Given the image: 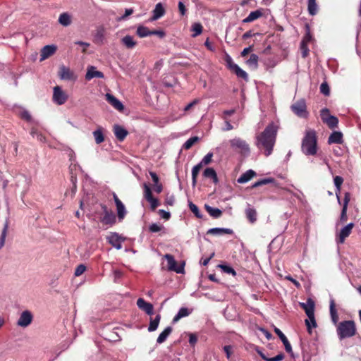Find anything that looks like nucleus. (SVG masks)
Masks as SVG:
<instances>
[{"label": "nucleus", "instance_id": "13d9d810", "mask_svg": "<svg viewBox=\"0 0 361 361\" xmlns=\"http://www.w3.org/2000/svg\"><path fill=\"white\" fill-rule=\"evenodd\" d=\"M272 180H273V179H271V178H265V179L260 180L255 183L252 185V188H256V187H258V186H260L262 185H265L267 183L272 182Z\"/></svg>", "mask_w": 361, "mask_h": 361}, {"label": "nucleus", "instance_id": "f03ea898", "mask_svg": "<svg viewBox=\"0 0 361 361\" xmlns=\"http://www.w3.org/2000/svg\"><path fill=\"white\" fill-rule=\"evenodd\" d=\"M301 150L307 156H314L317 154V137L314 130L309 129L305 131L302 140Z\"/></svg>", "mask_w": 361, "mask_h": 361}, {"label": "nucleus", "instance_id": "69168bd1", "mask_svg": "<svg viewBox=\"0 0 361 361\" xmlns=\"http://www.w3.org/2000/svg\"><path fill=\"white\" fill-rule=\"evenodd\" d=\"M159 214L161 215V216L163 219H166V220L169 219V218H170V216H171L170 212H166V211H165V210H164V209H160V210L159 211Z\"/></svg>", "mask_w": 361, "mask_h": 361}, {"label": "nucleus", "instance_id": "6e6d98bb", "mask_svg": "<svg viewBox=\"0 0 361 361\" xmlns=\"http://www.w3.org/2000/svg\"><path fill=\"white\" fill-rule=\"evenodd\" d=\"M86 269V267L84 264L78 265L75 270V276H79L82 274Z\"/></svg>", "mask_w": 361, "mask_h": 361}, {"label": "nucleus", "instance_id": "37998d69", "mask_svg": "<svg viewBox=\"0 0 361 361\" xmlns=\"http://www.w3.org/2000/svg\"><path fill=\"white\" fill-rule=\"evenodd\" d=\"M30 135L33 137H36L37 140L40 142H46V137L44 135H42L41 133H39L36 128H32L30 130Z\"/></svg>", "mask_w": 361, "mask_h": 361}, {"label": "nucleus", "instance_id": "2eb2a0df", "mask_svg": "<svg viewBox=\"0 0 361 361\" xmlns=\"http://www.w3.org/2000/svg\"><path fill=\"white\" fill-rule=\"evenodd\" d=\"M113 197L116 206L118 218L119 221H122L126 214V207L115 193L113 194Z\"/></svg>", "mask_w": 361, "mask_h": 361}, {"label": "nucleus", "instance_id": "9b49d317", "mask_svg": "<svg viewBox=\"0 0 361 361\" xmlns=\"http://www.w3.org/2000/svg\"><path fill=\"white\" fill-rule=\"evenodd\" d=\"M33 315L29 310L23 311L17 322V324L20 327H27L32 322Z\"/></svg>", "mask_w": 361, "mask_h": 361}, {"label": "nucleus", "instance_id": "6ab92c4d", "mask_svg": "<svg viewBox=\"0 0 361 361\" xmlns=\"http://www.w3.org/2000/svg\"><path fill=\"white\" fill-rule=\"evenodd\" d=\"M106 101L112 106H114L116 109H117L118 111L123 110L124 106H123V104L117 98H116L114 95H112L109 93H107V94H106Z\"/></svg>", "mask_w": 361, "mask_h": 361}, {"label": "nucleus", "instance_id": "5701e85b", "mask_svg": "<svg viewBox=\"0 0 361 361\" xmlns=\"http://www.w3.org/2000/svg\"><path fill=\"white\" fill-rule=\"evenodd\" d=\"M343 133L340 131H334L328 138V144H341L343 142Z\"/></svg>", "mask_w": 361, "mask_h": 361}, {"label": "nucleus", "instance_id": "72a5a7b5", "mask_svg": "<svg viewBox=\"0 0 361 361\" xmlns=\"http://www.w3.org/2000/svg\"><path fill=\"white\" fill-rule=\"evenodd\" d=\"M191 313V311H190L186 307H181L178 313L175 315V317L173 319V322H177L178 320H180L181 318L188 316Z\"/></svg>", "mask_w": 361, "mask_h": 361}, {"label": "nucleus", "instance_id": "c756f323", "mask_svg": "<svg viewBox=\"0 0 361 361\" xmlns=\"http://www.w3.org/2000/svg\"><path fill=\"white\" fill-rule=\"evenodd\" d=\"M263 16V13L261 9H258L254 11H252L250 13V14L246 17L245 19H243V23H250L252 22L259 18H261Z\"/></svg>", "mask_w": 361, "mask_h": 361}, {"label": "nucleus", "instance_id": "6e6552de", "mask_svg": "<svg viewBox=\"0 0 361 361\" xmlns=\"http://www.w3.org/2000/svg\"><path fill=\"white\" fill-rule=\"evenodd\" d=\"M68 99V95L63 91L61 87L55 86L53 89V102L58 104L62 105L66 103Z\"/></svg>", "mask_w": 361, "mask_h": 361}, {"label": "nucleus", "instance_id": "cd10ccee", "mask_svg": "<svg viewBox=\"0 0 361 361\" xmlns=\"http://www.w3.org/2000/svg\"><path fill=\"white\" fill-rule=\"evenodd\" d=\"M58 21L61 25L68 27L72 23V17L68 13L64 12L59 16Z\"/></svg>", "mask_w": 361, "mask_h": 361}, {"label": "nucleus", "instance_id": "f257e3e1", "mask_svg": "<svg viewBox=\"0 0 361 361\" xmlns=\"http://www.w3.org/2000/svg\"><path fill=\"white\" fill-rule=\"evenodd\" d=\"M278 127L271 122L255 137V145L266 157L271 154L276 143Z\"/></svg>", "mask_w": 361, "mask_h": 361}, {"label": "nucleus", "instance_id": "39448f33", "mask_svg": "<svg viewBox=\"0 0 361 361\" xmlns=\"http://www.w3.org/2000/svg\"><path fill=\"white\" fill-rule=\"evenodd\" d=\"M320 116L322 122L326 124L330 129H334L338 127V119L337 117L331 115L327 108H324L321 110Z\"/></svg>", "mask_w": 361, "mask_h": 361}, {"label": "nucleus", "instance_id": "4d7b16f0", "mask_svg": "<svg viewBox=\"0 0 361 361\" xmlns=\"http://www.w3.org/2000/svg\"><path fill=\"white\" fill-rule=\"evenodd\" d=\"M300 49H301V52H302V56L303 58L307 57L308 55V53H309V49L307 47V44L301 42L300 43Z\"/></svg>", "mask_w": 361, "mask_h": 361}, {"label": "nucleus", "instance_id": "8fccbe9b", "mask_svg": "<svg viewBox=\"0 0 361 361\" xmlns=\"http://www.w3.org/2000/svg\"><path fill=\"white\" fill-rule=\"evenodd\" d=\"M8 229V221L6 220L4 224V226L3 230L1 231V236H0V241L3 243H5Z\"/></svg>", "mask_w": 361, "mask_h": 361}, {"label": "nucleus", "instance_id": "3c124183", "mask_svg": "<svg viewBox=\"0 0 361 361\" xmlns=\"http://www.w3.org/2000/svg\"><path fill=\"white\" fill-rule=\"evenodd\" d=\"M164 228V227L162 225L156 223L152 224L149 227V230L152 233H157L161 231Z\"/></svg>", "mask_w": 361, "mask_h": 361}, {"label": "nucleus", "instance_id": "c85d7f7f", "mask_svg": "<svg viewBox=\"0 0 361 361\" xmlns=\"http://www.w3.org/2000/svg\"><path fill=\"white\" fill-rule=\"evenodd\" d=\"M165 13V10L161 3H158L154 9L153 10V16L152 17V20H156L161 17H162Z\"/></svg>", "mask_w": 361, "mask_h": 361}, {"label": "nucleus", "instance_id": "7ed1b4c3", "mask_svg": "<svg viewBox=\"0 0 361 361\" xmlns=\"http://www.w3.org/2000/svg\"><path fill=\"white\" fill-rule=\"evenodd\" d=\"M336 333L340 340L354 336L357 333L355 322L346 320L339 322L336 326Z\"/></svg>", "mask_w": 361, "mask_h": 361}, {"label": "nucleus", "instance_id": "f8f14e48", "mask_svg": "<svg viewBox=\"0 0 361 361\" xmlns=\"http://www.w3.org/2000/svg\"><path fill=\"white\" fill-rule=\"evenodd\" d=\"M107 242L111 244L117 250L122 248V242L124 241L125 238L121 237L117 233H111L109 235L106 237Z\"/></svg>", "mask_w": 361, "mask_h": 361}, {"label": "nucleus", "instance_id": "1a4fd4ad", "mask_svg": "<svg viewBox=\"0 0 361 361\" xmlns=\"http://www.w3.org/2000/svg\"><path fill=\"white\" fill-rule=\"evenodd\" d=\"M226 62L228 68L233 71L238 78H243L246 81L248 80L247 73L235 63L231 57H228Z\"/></svg>", "mask_w": 361, "mask_h": 361}, {"label": "nucleus", "instance_id": "49530a36", "mask_svg": "<svg viewBox=\"0 0 361 361\" xmlns=\"http://www.w3.org/2000/svg\"><path fill=\"white\" fill-rule=\"evenodd\" d=\"M188 206L191 212L195 215L196 217L201 219L202 215L201 214L197 206L192 202H188Z\"/></svg>", "mask_w": 361, "mask_h": 361}, {"label": "nucleus", "instance_id": "473e14b6", "mask_svg": "<svg viewBox=\"0 0 361 361\" xmlns=\"http://www.w3.org/2000/svg\"><path fill=\"white\" fill-rule=\"evenodd\" d=\"M204 208L209 214L213 218L217 219L222 214V211L218 208L212 207L208 204H205Z\"/></svg>", "mask_w": 361, "mask_h": 361}, {"label": "nucleus", "instance_id": "e433bc0d", "mask_svg": "<svg viewBox=\"0 0 361 361\" xmlns=\"http://www.w3.org/2000/svg\"><path fill=\"white\" fill-rule=\"evenodd\" d=\"M123 44H124L128 49L133 48L137 42L134 40L133 37L130 35H126L121 39Z\"/></svg>", "mask_w": 361, "mask_h": 361}, {"label": "nucleus", "instance_id": "c03bdc74", "mask_svg": "<svg viewBox=\"0 0 361 361\" xmlns=\"http://www.w3.org/2000/svg\"><path fill=\"white\" fill-rule=\"evenodd\" d=\"M202 25L200 23H195L191 27V30L193 32L192 36L196 37L200 35L202 32Z\"/></svg>", "mask_w": 361, "mask_h": 361}, {"label": "nucleus", "instance_id": "7c9ffc66", "mask_svg": "<svg viewBox=\"0 0 361 361\" xmlns=\"http://www.w3.org/2000/svg\"><path fill=\"white\" fill-rule=\"evenodd\" d=\"M207 233L213 234V235H224V234H232L233 230L230 228H210Z\"/></svg>", "mask_w": 361, "mask_h": 361}, {"label": "nucleus", "instance_id": "9d476101", "mask_svg": "<svg viewBox=\"0 0 361 361\" xmlns=\"http://www.w3.org/2000/svg\"><path fill=\"white\" fill-rule=\"evenodd\" d=\"M353 226V223H350L341 230L340 233L336 235V238L337 244H343L345 242V238H348L351 233Z\"/></svg>", "mask_w": 361, "mask_h": 361}, {"label": "nucleus", "instance_id": "ea45409f", "mask_svg": "<svg viewBox=\"0 0 361 361\" xmlns=\"http://www.w3.org/2000/svg\"><path fill=\"white\" fill-rule=\"evenodd\" d=\"M258 56L255 54H252L248 60H247V64L253 69H256L258 67Z\"/></svg>", "mask_w": 361, "mask_h": 361}, {"label": "nucleus", "instance_id": "864d4df0", "mask_svg": "<svg viewBox=\"0 0 361 361\" xmlns=\"http://www.w3.org/2000/svg\"><path fill=\"white\" fill-rule=\"evenodd\" d=\"M334 185L336 188V190L338 192H339L341 190V185L343 182V178L341 176H337L334 177Z\"/></svg>", "mask_w": 361, "mask_h": 361}, {"label": "nucleus", "instance_id": "680f3d73", "mask_svg": "<svg viewBox=\"0 0 361 361\" xmlns=\"http://www.w3.org/2000/svg\"><path fill=\"white\" fill-rule=\"evenodd\" d=\"M20 116L23 119L27 121H30L32 120V117H31V115L30 114V113L26 111V110H24L21 112L20 114Z\"/></svg>", "mask_w": 361, "mask_h": 361}, {"label": "nucleus", "instance_id": "ddd939ff", "mask_svg": "<svg viewBox=\"0 0 361 361\" xmlns=\"http://www.w3.org/2000/svg\"><path fill=\"white\" fill-rule=\"evenodd\" d=\"M143 187L144 197L150 203L151 209L154 210L159 206L158 200L152 196V190L147 184L145 183Z\"/></svg>", "mask_w": 361, "mask_h": 361}, {"label": "nucleus", "instance_id": "f3484780", "mask_svg": "<svg viewBox=\"0 0 361 361\" xmlns=\"http://www.w3.org/2000/svg\"><path fill=\"white\" fill-rule=\"evenodd\" d=\"M59 75L61 80H72L75 78L73 72L64 66L60 67Z\"/></svg>", "mask_w": 361, "mask_h": 361}, {"label": "nucleus", "instance_id": "423d86ee", "mask_svg": "<svg viewBox=\"0 0 361 361\" xmlns=\"http://www.w3.org/2000/svg\"><path fill=\"white\" fill-rule=\"evenodd\" d=\"M292 111L298 117L306 118L308 116L306 102L304 99H300L290 106Z\"/></svg>", "mask_w": 361, "mask_h": 361}, {"label": "nucleus", "instance_id": "c9c22d12", "mask_svg": "<svg viewBox=\"0 0 361 361\" xmlns=\"http://www.w3.org/2000/svg\"><path fill=\"white\" fill-rule=\"evenodd\" d=\"M93 136L97 144H101L104 141V136L103 133V128L99 127L93 132Z\"/></svg>", "mask_w": 361, "mask_h": 361}, {"label": "nucleus", "instance_id": "0e129e2a", "mask_svg": "<svg viewBox=\"0 0 361 361\" xmlns=\"http://www.w3.org/2000/svg\"><path fill=\"white\" fill-rule=\"evenodd\" d=\"M347 209L348 207H343L340 219L341 221H345L347 220Z\"/></svg>", "mask_w": 361, "mask_h": 361}, {"label": "nucleus", "instance_id": "09e8293b", "mask_svg": "<svg viewBox=\"0 0 361 361\" xmlns=\"http://www.w3.org/2000/svg\"><path fill=\"white\" fill-rule=\"evenodd\" d=\"M221 270L226 273V274H232L233 276H235L236 275V271L230 266H228V265H225V264H220L219 266Z\"/></svg>", "mask_w": 361, "mask_h": 361}, {"label": "nucleus", "instance_id": "774afa93", "mask_svg": "<svg viewBox=\"0 0 361 361\" xmlns=\"http://www.w3.org/2000/svg\"><path fill=\"white\" fill-rule=\"evenodd\" d=\"M312 39V36L310 35V30H308L307 32V33L305 34V35L304 36L302 40V43H305V44H308Z\"/></svg>", "mask_w": 361, "mask_h": 361}, {"label": "nucleus", "instance_id": "4c0bfd02", "mask_svg": "<svg viewBox=\"0 0 361 361\" xmlns=\"http://www.w3.org/2000/svg\"><path fill=\"white\" fill-rule=\"evenodd\" d=\"M160 319H161L160 314H157L154 319H151L149 325L148 326V331L152 332V331H154L155 330H157V329L158 328L159 324L160 322Z\"/></svg>", "mask_w": 361, "mask_h": 361}, {"label": "nucleus", "instance_id": "a878e982", "mask_svg": "<svg viewBox=\"0 0 361 361\" xmlns=\"http://www.w3.org/2000/svg\"><path fill=\"white\" fill-rule=\"evenodd\" d=\"M300 305L304 309L307 317L309 319H311V317H312V315L314 314V302L312 300H309L307 301V304L301 303Z\"/></svg>", "mask_w": 361, "mask_h": 361}, {"label": "nucleus", "instance_id": "a19ab883", "mask_svg": "<svg viewBox=\"0 0 361 361\" xmlns=\"http://www.w3.org/2000/svg\"><path fill=\"white\" fill-rule=\"evenodd\" d=\"M202 167V166H201V164H197V165L193 166L192 169V184L193 187H195L197 183V177Z\"/></svg>", "mask_w": 361, "mask_h": 361}, {"label": "nucleus", "instance_id": "a18cd8bd", "mask_svg": "<svg viewBox=\"0 0 361 361\" xmlns=\"http://www.w3.org/2000/svg\"><path fill=\"white\" fill-rule=\"evenodd\" d=\"M199 140L197 136L191 137L183 144V148L185 149H190Z\"/></svg>", "mask_w": 361, "mask_h": 361}, {"label": "nucleus", "instance_id": "79ce46f5", "mask_svg": "<svg viewBox=\"0 0 361 361\" xmlns=\"http://www.w3.org/2000/svg\"><path fill=\"white\" fill-rule=\"evenodd\" d=\"M136 33L140 37H145L151 35V31L147 27L142 25L137 28Z\"/></svg>", "mask_w": 361, "mask_h": 361}, {"label": "nucleus", "instance_id": "393cba45", "mask_svg": "<svg viewBox=\"0 0 361 361\" xmlns=\"http://www.w3.org/2000/svg\"><path fill=\"white\" fill-rule=\"evenodd\" d=\"M256 176V173L252 170L249 169L245 173H243L237 180L238 183H245L250 180L254 176Z\"/></svg>", "mask_w": 361, "mask_h": 361}, {"label": "nucleus", "instance_id": "4468645a", "mask_svg": "<svg viewBox=\"0 0 361 361\" xmlns=\"http://www.w3.org/2000/svg\"><path fill=\"white\" fill-rule=\"evenodd\" d=\"M102 208L104 211V216L102 218L101 221L105 225H113L115 224V214L111 211H109L106 205H102Z\"/></svg>", "mask_w": 361, "mask_h": 361}, {"label": "nucleus", "instance_id": "f704fd0d", "mask_svg": "<svg viewBox=\"0 0 361 361\" xmlns=\"http://www.w3.org/2000/svg\"><path fill=\"white\" fill-rule=\"evenodd\" d=\"M203 176L205 178L212 179L213 182L215 183L218 182L216 173L213 168H207L203 172Z\"/></svg>", "mask_w": 361, "mask_h": 361}, {"label": "nucleus", "instance_id": "603ef678", "mask_svg": "<svg viewBox=\"0 0 361 361\" xmlns=\"http://www.w3.org/2000/svg\"><path fill=\"white\" fill-rule=\"evenodd\" d=\"M212 157H213V153H212V152L207 153L199 164H201L202 166L203 165L209 164L212 161Z\"/></svg>", "mask_w": 361, "mask_h": 361}, {"label": "nucleus", "instance_id": "b1692460", "mask_svg": "<svg viewBox=\"0 0 361 361\" xmlns=\"http://www.w3.org/2000/svg\"><path fill=\"white\" fill-rule=\"evenodd\" d=\"M329 310H330V315H331V321L334 324L337 326V324H338V322L339 318H338V314L337 310L336 309V304H335V301L334 299H331L330 300Z\"/></svg>", "mask_w": 361, "mask_h": 361}, {"label": "nucleus", "instance_id": "dca6fc26", "mask_svg": "<svg viewBox=\"0 0 361 361\" xmlns=\"http://www.w3.org/2000/svg\"><path fill=\"white\" fill-rule=\"evenodd\" d=\"M137 305L139 309L144 311L148 315H152L154 314L153 305L151 303L146 302L143 298L137 299Z\"/></svg>", "mask_w": 361, "mask_h": 361}, {"label": "nucleus", "instance_id": "bb28decb", "mask_svg": "<svg viewBox=\"0 0 361 361\" xmlns=\"http://www.w3.org/2000/svg\"><path fill=\"white\" fill-rule=\"evenodd\" d=\"M245 215L247 219L251 224H254L257 221V211L250 204H248L247 207L245 209Z\"/></svg>", "mask_w": 361, "mask_h": 361}, {"label": "nucleus", "instance_id": "20e7f679", "mask_svg": "<svg viewBox=\"0 0 361 361\" xmlns=\"http://www.w3.org/2000/svg\"><path fill=\"white\" fill-rule=\"evenodd\" d=\"M229 148L235 153L239 154L243 157H247L250 154V147L249 144L239 137H235L228 142Z\"/></svg>", "mask_w": 361, "mask_h": 361}, {"label": "nucleus", "instance_id": "412c9836", "mask_svg": "<svg viewBox=\"0 0 361 361\" xmlns=\"http://www.w3.org/2000/svg\"><path fill=\"white\" fill-rule=\"evenodd\" d=\"M104 74L102 72L97 71L96 68L94 66H90L87 68V71L85 75V79L87 80H90L94 78H103Z\"/></svg>", "mask_w": 361, "mask_h": 361}, {"label": "nucleus", "instance_id": "2f4dec72", "mask_svg": "<svg viewBox=\"0 0 361 361\" xmlns=\"http://www.w3.org/2000/svg\"><path fill=\"white\" fill-rule=\"evenodd\" d=\"M172 332V327H166L158 336L157 342L159 344L164 343Z\"/></svg>", "mask_w": 361, "mask_h": 361}, {"label": "nucleus", "instance_id": "bf43d9fd", "mask_svg": "<svg viewBox=\"0 0 361 361\" xmlns=\"http://www.w3.org/2000/svg\"><path fill=\"white\" fill-rule=\"evenodd\" d=\"M19 180H18V182L20 181V180L25 181L26 183V188H25V190H23V192H22V196L23 197L25 193L27 192V190H28V187H29V184H30V180L28 178H27L25 176H21L19 177Z\"/></svg>", "mask_w": 361, "mask_h": 361}, {"label": "nucleus", "instance_id": "0eeeda50", "mask_svg": "<svg viewBox=\"0 0 361 361\" xmlns=\"http://www.w3.org/2000/svg\"><path fill=\"white\" fill-rule=\"evenodd\" d=\"M164 257L167 261V269L169 271H173L177 274L184 273V265L183 263L181 265H177V262L174 259V257L170 254H166Z\"/></svg>", "mask_w": 361, "mask_h": 361}, {"label": "nucleus", "instance_id": "de8ad7c7", "mask_svg": "<svg viewBox=\"0 0 361 361\" xmlns=\"http://www.w3.org/2000/svg\"><path fill=\"white\" fill-rule=\"evenodd\" d=\"M305 324L307 326V331L310 334H311V329L312 327H316L317 326V323H316V320H315V318H314V314L312 315V317H311V319H305Z\"/></svg>", "mask_w": 361, "mask_h": 361}, {"label": "nucleus", "instance_id": "aec40b11", "mask_svg": "<svg viewBox=\"0 0 361 361\" xmlns=\"http://www.w3.org/2000/svg\"><path fill=\"white\" fill-rule=\"evenodd\" d=\"M114 133L117 140L121 142L123 141L128 134L127 130L119 125H115L114 126Z\"/></svg>", "mask_w": 361, "mask_h": 361}, {"label": "nucleus", "instance_id": "5fc2aeb1", "mask_svg": "<svg viewBox=\"0 0 361 361\" xmlns=\"http://www.w3.org/2000/svg\"><path fill=\"white\" fill-rule=\"evenodd\" d=\"M320 92L326 95V96H328L330 93V90H329V87L328 85V84L324 82H322L320 85Z\"/></svg>", "mask_w": 361, "mask_h": 361}, {"label": "nucleus", "instance_id": "e2e57ef3", "mask_svg": "<svg viewBox=\"0 0 361 361\" xmlns=\"http://www.w3.org/2000/svg\"><path fill=\"white\" fill-rule=\"evenodd\" d=\"M197 341V338L195 334H190L189 335V343L194 346Z\"/></svg>", "mask_w": 361, "mask_h": 361}, {"label": "nucleus", "instance_id": "a211bd4d", "mask_svg": "<svg viewBox=\"0 0 361 361\" xmlns=\"http://www.w3.org/2000/svg\"><path fill=\"white\" fill-rule=\"evenodd\" d=\"M55 45H46L41 50L40 61H44L53 55L56 51Z\"/></svg>", "mask_w": 361, "mask_h": 361}, {"label": "nucleus", "instance_id": "052dcab7", "mask_svg": "<svg viewBox=\"0 0 361 361\" xmlns=\"http://www.w3.org/2000/svg\"><path fill=\"white\" fill-rule=\"evenodd\" d=\"M221 118L224 120L226 127L224 128V131H228L233 129V126L230 123L228 118L226 116H221Z\"/></svg>", "mask_w": 361, "mask_h": 361}, {"label": "nucleus", "instance_id": "338daca9", "mask_svg": "<svg viewBox=\"0 0 361 361\" xmlns=\"http://www.w3.org/2000/svg\"><path fill=\"white\" fill-rule=\"evenodd\" d=\"M151 35H157L159 37L163 38L166 33L163 30H152L151 31Z\"/></svg>", "mask_w": 361, "mask_h": 361}, {"label": "nucleus", "instance_id": "58836bf2", "mask_svg": "<svg viewBox=\"0 0 361 361\" xmlns=\"http://www.w3.org/2000/svg\"><path fill=\"white\" fill-rule=\"evenodd\" d=\"M307 10L311 16H314L317 13V4L316 0L307 1Z\"/></svg>", "mask_w": 361, "mask_h": 361}, {"label": "nucleus", "instance_id": "4be33fe9", "mask_svg": "<svg viewBox=\"0 0 361 361\" xmlns=\"http://www.w3.org/2000/svg\"><path fill=\"white\" fill-rule=\"evenodd\" d=\"M274 332L277 334V336L280 338V339L283 342L286 352H288V353H292V347H291L288 338H286V336L278 328L274 329Z\"/></svg>", "mask_w": 361, "mask_h": 361}]
</instances>
